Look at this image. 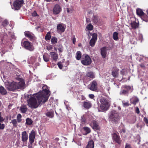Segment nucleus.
<instances>
[{
	"instance_id": "obj_1",
	"label": "nucleus",
	"mask_w": 148,
	"mask_h": 148,
	"mask_svg": "<svg viewBox=\"0 0 148 148\" xmlns=\"http://www.w3.org/2000/svg\"><path fill=\"white\" fill-rule=\"evenodd\" d=\"M42 90L31 95H27L25 97L27 99L28 105L32 109L37 108L41 103H45L48 100L50 95V92L47 89L46 86L42 87Z\"/></svg>"
},
{
	"instance_id": "obj_2",
	"label": "nucleus",
	"mask_w": 148,
	"mask_h": 148,
	"mask_svg": "<svg viewBox=\"0 0 148 148\" xmlns=\"http://www.w3.org/2000/svg\"><path fill=\"white\" fill-rule=\"evenodd\" d=\"M6 88L10 91H14L16 89L24 88L25 82L24 80L18 78L17 82L13 81L11 82L7 81L5 83Z\"/></svg>"
},
{
	"instance_id": "obj_3",
	"label": "nucleus",
	"mask_w": 148,
	"mask_h": 148,
	"mask_svg": "<svg viewBox=\"0 0 148 148\" xmlns=\"http://www.w3.org/2000/svg\"><path fill=\"white\" fill-rule=\"evenodd\" d=\"M109 118L112 122H117L119 120V114L116 111L112 110L111 112Z\"/></svg>"
},
{
	"instance_id": "obj_4",
	"label": "nucleus",
	"mask_w": 148,
	"mask_h": 148,
	"mask_svg": "<svg viewBox=\"0 0 148 148\" xmlns=\"http://www.w3.org/2000/svg\"><path fill=\"white\" fill-rule=\"evenodd\" d=\"M87 34L89 37H90V36H92V38L90 40L89 43L91 47H93L95 46L97 40V34L96 33L92 34L90 32H88Z\"/></svg>"
},
{
	"instance_id": "obj_5",
	"label": "nucleus",
	"mask_w": 148,
	"mask_h": 148,
	"mask_svg": "<svg viewBox=\"0 0 148 148\" xmlns=\"http://www.w3.org/2000/svg\"><path fill=\"white\" fill-rule=\"evenodd\" d=\"M131 90V88L130 86L123 85L121 88V89L119 93L121 95H125L128 94L130 90L131 92L132 91Z\"/></svg>"
},
{
	"instance_id": "obj_6",
	"label": "nucleus",
	"mask_w": 148,
	"mask_h": 148,
	"mask_svg": "<svg viewBox=\"0 0 148 148\" xmlns=\"http://www.w3.org/2000/svg\"><path fill=\"white\" fill-rule=\"evenodd\" d=\"M21 44L25 49L30 51H33L34 49L32 44L28 41L22 42Z\"/></svg>"
},
{
	"instance_id": "obj_7",
	"label": "nucleus",
	"mask_w": 148,
	"mask_h": 148,
	"mask_svg": "<svg viewBox=\"0 0 148 148\" xmlns=\"http://www.w3.org/2000/svg\"><path fill=\"white\" fill-rule=\"evenodd\" d=\"M23 4H24V3L23 0H16L14 2L12 8L16 10H18Z\"/></svg>"
},
{
	"instance_id": "obj_8",
	"label": "nucleus",
	"mask_w": 148,
	"mask_h": 148,
	"mask_svg": "<svg viewBox=\"0 0 148 148\" xmlns=\"http://www.w3.org/2000/svg\"><path fill=\"white\" fill-rule=\"evenodd\" d=\"M92 62L91 59L89 56L86 54L84 57L82 58L81 60L82 64L85 66H87L91 64Z\"/></svg>"
},
{
	"instance_id": "obj_9",
	"label": "nucleus",
	"mask_w": 148,
	"mask_h": 148,
	"mask_svg": "<svg viewBox=\"0 0 148 148\" xmlns=\"http://www.w3.org/2000/svg\"><path fill=\"white\" fill-rule=\"evenodd\" d=\"M136 13L138 15L141 17V19L146 22H148V16L145 14L143 10L138 9L136 10Z\"/></svg>"
},
{
	"instance_id": "obj_10",
	"label": "nucleus",
	"mask_w": 148,
	"mask_h": 148,
	"mask_svg": "<svg viewBox=\"0 0 148 148\" xmlns=\"http://www.w3.org/2000/svg\"><path fill=\"white\" fill-rule=\"evenodd\" d=\"M35 136V132L33 130H32L29 134V139L30 144H32L34 142Z\"/></svg>"
},
{
	"instance_id": "obj_11",
	"label": "nucleus",
	"mask_w": 148,
	"mask_h": 148,
	"mask_svg": "<svg viewBox=\"0 0 148 148\" xmlns=\"http://www.w3.org/2000/svg\"><path fill=\"white\" fill-rule=\"evenodd\" d=\"M61 10V8L59 5H56L53 10V13L54 14L56 15L58 14L60 12Z\"/></svg>"
},
{
	"instance_id": "obj_12",
	"label": "nucleus",
	"mask_w": 148,
	"mask_h": 148,
	"mask_svg": "<svg viewBox=\"0 0 148 148\" xmlns=\"http://www.w3.org/2000/svg\"><path fill=\"white\" fill-rule=\"evenodd\" d=\"M21 139L24 143H26L28 138V136L26 132L25 131L21 133Z\"/></svg>"
},
{
	"instance_id": "obj_13",
	"label": "nucleus",
	"mask_w": 148,
	"mask_h": 148,
	"mask_svg": "<svg viewBox=\"0 0 148 148\" xmlns=\"http://www.w3.org/2000/svg\"><path fill=\"white\" fill-rule=\"evenodd\" d=\"M85 77H86L89 80H91L95 77V74L94 72L92 71H88L86 73Z\"/></svg>"
},
{
	"instance_id": "obj_14",
	"label": "nucleus",
	"mask_w": 148,
	"mask_h": 148,
	"mask_svg": "<svg viewBox=\"0 0 148 148\" xmlns=\"http://www.w3.org/2000/svg\"><path fill=\"white\" fill-rule=\"evenodd\" d=\"M88 87L90 90H91L95 91L97 89V83L95 81H93L88 86Z\"/></svg>"
},
{
	"instance_id": "obj_15",
	"label": "nucleus",
	"mask_w": 148,
	"mask_h": 148,
	"mask_svg": "<svg viewBox=\"0 0 148 148\" xmlns=\"http://www.w3.org/2000/svg\"><path fill=\"white\" fill-rule=\"evenodd\" d=\"M112 138L118 144L121 143V141L120 140V137L118 135V133H115L112 134Z\"/></svg>"
},
{
	"instance_id": "obj_16",
	"label": "nucleus",
	"mask_w": 148,
	"mask_h": 148,
	"mask_svg": "<svg viewBox=\"0 0 148 148\" xmlns=\"http://www.w3.org/2000/svg\"><path fill=\"white\" fill-rule=\"evenodd\" d=\"M57 31L59 33H62L64 32L65 27L62 24H58L57 27Z\"/></svg>"
},
{
	"instance_id": "obj_17",
	"label": "nucleus",
	"mask_w": 148,
	"mask_h": 148,
	"mask_svg": "<svg viewBox=\"0 0 148 148\" xmlns=\"http://www.w3.org/2000/svg\"><path fill=\"white\" fill-rule=\"evenodd\" d=\"M25 35L26 37L28 38L31 40L33 39L34 37V34L29 31L25 32Z\"/></svg>"
},
{
	"instance_id": "obj_18",
	"label": "nucleus",
	"mask_w": 148,
	"mask_h": 148,
	"mask_svg": "<svg viewBox=\"0 0 148 148\" xmlns=\"http://www.w3.org/2000/svg\"><path fill=\"white\" fill-rule=\"evenodd\" d=\"M50 57L53 60L56 61L58 58V55L54 52H51L50 53Z\"/></svg>"
},
{
	"instance_id": "obj_19",
	"label": "nucleus",
	"mask_w": 148,
	"mask_h": 148,
	"mask_svg": "<svg viewBox=\"0 0 148 148\" xmlns=\"http://www.w3.org/2000/svg\"><path fill=\"white\" fill-rule=\"evenodd\" d=\"M107 49V47H103L101 49V54L103 58H105L106 57Z\"/></svg>"
},
{
	"instance_id": "obj_20",
	"label": "nucleus",
	"mask_w": 148,
	"mask_h": 148,
	"mask_svg": "<svg viewBox=\"0 0 148 148\" xmlns=\"http://www.w3.org/2000/svg\"><path fill=\"white\" fill-rule=\"evenodd\" d=\"M91 125L94 130H97L99 129V127L98 125V123L95 121H92L91 123Z\"/></svg>"
},
{
	"instance_id": "obj_21",
	"label": "nucleus",
	"mask_w": 148,
	"mask_h": 148,
	"mask_svg": "<svg viewBox=\"0 0 148 148\" xmlns=\"http://www.w3.org/2000/svg\"><path fill=\"white\" fill-rule=\"evenodd\" d=\"M83 103L84 107L86 109H89L91 107V103L89 101H84Z\"/></svg>"
},
{
	"instance_id": "obj_22",
	"label": "nucleus",
	"mask_w": 148,
	"mask_h": 148,
	"mask_svg": "<svg viewBox=\"0 0 148 148\" xmlns=\"http://www.w3.org/2000/svg\"><path fill=\"white\" fill-rule=\"evenodd\" d=\"M130 101L132 103L135 104L138 101L139 99L137 97L133 96L130 99Z\"/></svg>"
},
{
	"instance_id": "obj_23",
	"label": "nucleus",
	"mask_w": 148,
	"mask_h": 148,
	"mask_svg": "<svg viewBox=\"0 0 148 148\" xmlns=\"http://www.w3.org/2000/svg\"><path fill=\"white\" fill-rule=\"evenodd\" d=\"M119 69H115L112 72V75L114 77H118L119 74Z\"/></svg>"
},
{
	"instance_id": "obj_24",
	"label": "nucleus",
	"mask_w": 148,
	"mask_h": 148,
	"mask_svg": "<svg viewBox=\"0 0 148 148\" xmlns=\"http://www.w3.org/2000/svg\"><path fill=\"white\" fill-rule=\"evenodd\" d=\"M0 22L1 23L3 27H5L8 25L9 23L6 19L2 20V19L0 17Z\"/></svg>"
},
{
	"instance_id": "obj_25",
	"label": "nucleus",
	"mask_w": 148,
	"mask_h": 148,
	"mask_svg": "<svg viewBox=\"0 0 148 148\" xmlns=\"http://www.w3.org/2000/svg\"><path fill=\"white\" fill-rule=\"evenodd\" d=\"M101 109L103 110H107L109 107V104H101Z\"/></svg>"
},
{
	"instance_id": "obj_26",
	"label": "nucleus",
	"mask_w": 148,
	"mask_h": 148,
	"mask_svg": "<svg viewBox=\"0 0 148 148\" xmlns=\"http://www.w3.org/2000/svg\"><path fill=\"white\" fill-rule=\"evenodd\" d=\"M0 93L3 95H5L7 94V91L3 87L0 86Z\"/></svg>"
},
{
	"instance_id": "obj_27",
	"label": "nucleus",
	"mask_w": 148,
	"mask_h": 148,
	"mask_svg": "<svg viewBox=\"0 0 148 148\" xmlns=\"http://www.w3.org/2000/svg\"><path fill=\"white\" fill-rule=\"evenodd\" d=\"M94 144L93 141L91 140L88 142L86 148H94Z\"/></svg>"
},
{
	"instance_id": "obj_28",
	"label": "nucleus",
	"mask_w": 148,
	"mask_h": 148,
	"mask_svg": "<svg viewBox=\"0 0 148 148\" xmlns=\"http://www.w3.org/2000/svg\"><path fill=\"white\" fill-rule=\"evenodd\" d=\"M27 108L26 106L22 105L20 108L21 112L22 113H25L27 110Z\"/></svg>"
},
{
	"instance_id": "obj_29",
	"label": "nucleus",
	"mask_w": 148,
	"mask_h": 148,
	"mask_svg": "<svg viewBox=\"0 0 148 148\" xmlns=\"http://www.w3.org/2000/svg\"><path fill=\"white\" fill-rule=\"evenodd\" d=\"M100 101L101 104H109L108 101L105 98H101L100 99Z\"/></svg>"
},
{
	"instance_id": "obj_30",
	"label": "nucleus",
	"mask_w": 148,
	"mask_h": 148,
	"mask_svg": "<svg viewBox=\"0 0 148 148\" xmlns=\"http://www.w3.org/2000/svg\"><path fill=\"white\" fill-rule=\"evenodd\" d=\"M82 57V53L80 51H77L76 54L75 58L77 60H79L81 59Z\"/></svg>"
},
{
	"instance_id": "obj_31",
	"label": "nucleus",
	"mask_w": 148,
	"mask_h": 148,
	"mask_svg": "<svg viewBox=\"0 0 148 148\" xmlns=\"http://www.w3.org/2000/svg\"><path fill=\"white\" fill-rule=\"evenodd\" d=\"M43 57L44 60L45 62H47L49 61V57L47 54H44Z\"/></svg>"
},
{
	"instance_id": "obj_32",
	"label": "nucleus",
	"mask_w": 148,
	"mask_h": 148,
	"mask_svg": "<svg viewBox=\"0 0 148 148\" xmlns=\"http://www.w3.org/2000/svg\"><path fill=\"white\" fill-rule=\"evenodd\" d=\"M46 114L47 116L50 118H52L54 116L53 112L52 111L47 112Z\"/></svg>"
},
{
	"instance_id": "obj_33",
	"label": "nucleus",
	"mask_w": 148,
	"mask_h": 148,
	"mask_svg": "<svg viewBox=\"0 0 148 148\" xmlns=\"http://www.w3.org/2000/svg\"><path fill=\"white\" fill-rule=\"evenodd\" d=\"M93 22L95 23H97L99 21V17L97 15L93 16L92 18Z\"/></svg>"
},
{
	"instance_id": "obj_34",
	"label": "nucleus",
	"mask_w": 148,
	"mask_h": 148,
	"mask_svg": "<svg viewBox=\"0 0 148 148\" xmlns=\"http://www.w3.org/2000/svg\"><path fill=\"white\" fill-rule=\"evenodd\" d=\"M131 24L132 27L133 28L136 29L138 27V23L135 21L132 22Z\"/></svg>"
},
{
	"instance_id": "obj_35",
	"label": "nucleus",
	"mask_w": 148,
	"mask_h": 148,
	"mask_svg": "<svg viewBox=\"0 0 148 148\" xmlns=\"http://www.w3.org/2000/svg\"><path fill=\"white\" fill-rule=\"evenodd\" d=\"M84 130L86 132L84 135H86L87 134L90 133V130L89 128L87 127H85L83 128Z\"/></svg>"
},
{
	"instance_id": "obj_36",
	"label": "nucleus",
	"mask_w": 148,
	"mask_h": 148,
	"mask_svg": "<svg viewBox=\"0 0 148 148\" xmlns=\"http://www.w3.org/2000/svg\"><path fill=\"white\" fill-rule=\"evenodd\" d=\"M51 38V33L50 32L47 33L46 34L45 38V40L47 41L48 40H50Z\"/></svg>"
},
{
	"instance_id": "obj_37",
	"label": "nucleus",
	"mask_w": 148,
	"mask_h": 148,
	"mask_svg": "<svg viewBox=\"0 0 148 148\" xmlns=\"http://www.w3.org/2000/svg\"><path fill=\"white\" fill-rule=\"evenodd\" d=\"M118 33L116 32H115L113 33V38L115 40H117L118 39Z\"/></svg>"
},
{
	"instance_id": "obj_38",
	"label": "nucleus",
	"mask_w": 148,
	"mask_h": 148,
	"mask_svg": "<svg viewBox=\"0 0 148 148\" xmlns=\"http://www.w3.org/2000/svg\"><path fill=\"white\" fill-rule=\"evenodd\" d=\"M51 40L52 44H55L57 42L58 39L56 37L53 36Z\"/></svg>"
},
{
	"instance_id": "obj_39",
	"label": "nucleus",
	"mask_w": 148,
	"mask_h": 148,
	"mask_svg": "<svg viewBox=\"0 0 148 148\" xmlns=\"http://www.w3.org/2000/svg\"><path fill=\"white\" fill-rule=\"evenodd\" d=\"M26 123L28 125H31L32 124L33 121L30 119L27 118L26 120Z\"/></svg>"
},
{
	"instance_id": "obj_40",
	"label": "nucleus",
	"mask_w": 148,
	"mask_h": 148,
	"mask_svg": "<svg viewBox=\"0 0 148 148\" xmlns=\"http://www.w3.org/2000/svg\"><path fill=\"white\" fill-rule=\"evenodd\" d=\"M57 49L58 50L59 52L61 53L63 51V47L61 45H60L58 46Z\"/></svg>"
},
{
	"instance_id": "obj_41",
	"label": "nucleus",
	"mask_w": 148,
	"mask_h": 148,
	"mask_svg": "<svg viewBox=\"0 0 148 148\" xmlns=\"http://www.w3.org/2000/svg\"><path fill=\"white\" fill-rule=\"evenodd\" d=\"M22 116L20 114H17L16 117V119L18 123H20L22 121Z\"/></svg>"
},
{
	"instance_id": "obj_42",
	"label": "nucleus",
	"mask_w": 148,
	"mask_h": 148,
	"mask_svg": "<svg viewBox=\"0 0 148 148\" xmlns=\"http://www.w3.org/2000/svg\"><path fill=\"white\" fill-rule=\"evenodd\" d=\"M86 28L88 30H92L93 29V27L91 23H90L87 25Z\"/></svg>"
},
{
	"instance_id": "obj_43",
	"label": "nucleus",
	"mask_w": 148,
	"mask_h": 148,
	"mask_svg": "<svg viewBox=\"0 0 148 148\" xmlns=\"http://www.w3.org/2000/svg\"><path fill=\"white\" fill-rule=\"evenodd\" d=\"M17 122L16 119H14L12 120L11 123H12L14 126L16 127L17 126Z\"/></svg>"
},
{
	"instance_id": "obj_44",
	"label": "nucleus",
	"mask_w": 148,
	"mask_h": 148,
	"mask_svg": "<svg viewBox=\"0 0 148 148\" xmlns=\"http://www.w3.org/2000/svg\"><path fill=\"white\" fill-rule=\"evenodd\" d=\"M137 40L142 41L143 39V36L141 34H138L137 37L136 38Z\"/></svg>"
},
{
	"instance_id": "obj_45",
	"label": "nucleus",
	"mask_w": 148,
	"mask_h": 148,
	"mask_svg": "<svg viewBox=\"0 0 148 148\" xmlns=\"http://www.w3.org/2000/svg\"><path fill=\"white\" fill-rule=\"evenodd\" d=\"M36 59V58L35 57H31L30 58V62L33 64L35 62Z\"/></svg>"
},
{
	"instance_id": "obj_46",
	"label": "nucleus",
	"mask_w": 148,
	"mask_h": 148,
	"mask_svg": "<svg viewBox=\"0 0 148 148\" xmlns=\"http://www.w3.org/2000/svg\"><path fill=\"white\" fill-rule=\"evenodd\" d=\"M123 105L124 107L128 106L129 105L128 102H125L124 101H122Z\"/></svg>"
},
{
	"instance_id": "obj_47",
	"label": "nucleus",
	"mask_w": 148,
	"mask_h": 148,
	"mask_svg": "<svg viewBox=\"0 0 148 148\" xmlns=\"http://www.w3.org/2000/svg\"><path fill=\"white\" fill-rule=\"evenodd\" d=\"M64 103L66 105V109L68 110H70V108L69 106V105H68V104H67V103H68V102L66 101H64Z\"/></svg>"
},
{
	"instance_id": "obj_48",
	"label": "nucleus",
	"mask_w": 148,
	"mask_h": 148,
	"mask_svg": "<svg viewBox=\"0 0 148 148\" xmlns=\"http://www.w3.org/2000/svg\"><path fill=\"white\" fill-rule=\"evenodd\" d=\"M57 65L60 69H62L63 67V66L62 63V62H58L57 64Z\"/></svg>"
},
{
	"instance_id": "obj_49",
	"label": "nucleus",
	"mask_w": 148,
	"mask_h": 148,
	"mask_svg": "<svg viewBox=\"0 0 148 148\" xmlns=\"http://www.w3.org/2000/svg\"><path fill=\"white\" fill-rule=\"evenodd\" d=\"M5 127V124H1L0 123V130H3L4 129Z\"/></svg>"
},
{
	"instance_id": "obj_50",
	"label": "nucleus",
	"mask_w": 148,
	"mask_h": 148,
	"mask_svg": "<svg viewBox=\"0 0 148 148\" xmlns=\"http://www.w3.org/2000/svg\"><path fill=\"white\" fill-rule=\"evenodd\" d=\"M53 48V47L51 45H49L47 47V49L48 51H50Z\"/></svg>"
},
{
	"instance_id": "obj_51",
	"label": "nucleus",
	"mask_w": 148,
	"mask_h": 148,
	"mask_svg": "<svg viewBox=\"0 0 148 148\" xmlns=\"http://www.w3.org/2000/svg\"><path fill=\"white\" fill-rule=\"evenodd\" d=\"M81 121L83 123L85 122L86 121V120L84 117V115H83V116L81 117Z\"/></svg>"
},
{
	"instance_id": "obj_52",
	"label": "nucleus",
	"mask_w": 148,
	"mask_h": 148,
	"mask_svg": "<svg viewBox=\"0 0 148 148\" xmlns=\"http://www.w3.org/2000/svg\"><path fill=\"white\" fill-rule=\"evenodd\" d=\"M144 121L145 123L146 124L147 126H148V119L146 117H144Z\"/></svg>"
},
{
	"instance_id": "obj_53",
	"label": "nucleus",
	"mask_w": 148,
	"mask_h": 148,
	"mask_svg": "<svg viewBox=\"0 0 148 148\" xmlns=\"http://www.w3.org/2000/svg\"><path fill=\"white\" fill-rule=\"evenodd\" d=\"M126 71V70L125 69H122L121 71V74L122 75H124Z\"/></svg>"
},
{
	"instance_id": "obj_54",
	"label": "nucleus",
	"mask_w": 148,
	"mask_h": 148,
	"mask_svg": "<svg viewBox=\"0 0 148 148\" xmlns=\"http://www.w3.org/2000/svg\"><path fill=\"white\" fill-rule=\"evenodd\" d=\"M125 148H132V147L130 144H126L125 145Z\"/></svg>"
},
{
	"instance_id": "obj_55",
	"label": "nucleus",
	"mask_w": 148,
	"mask_h": 148,
	"mask_svg": "<svg viewBox=\"0 0 148 148\" xmlns=\"http://www.w3.org/2000/svg\"><path fill=\"white\" fill-rule=\"evenodd\" d=\"M1 113L0 112V122H1L3 121L4 120V119L1 116Z\"/></svg>"
},
{
	"instance_id": "obj_56",
	"label": "nucleus",
	"mask_w": 148,
	"mask_h": 148,
	"mask_svg": "<svg viewBox=\"0 0 148 148\" xmlns=\"http://www.w3.org/2000/svg\"><path fill=\"white\" fill-rule=\"evenodd\" d=\"M32 15L33 16H36L37 15V13L36 11H34L32 13Z\"/></svg>"
},
{
	"instance_id": "obj_57",
	"label": "nucleus",
	"mask_w": 148,
	"mask_h": 148,
	"mask_svg": "<svg viewBox=\"0 0 148 148\" xmlns=\"http://www.w3.org/2000/svg\"><path fill=\"white\" fill-rule=\"evenodd\" d=\"M72 40H73V43L74 44H75V42H76V38H75V37H74L73 38Z\"/></svg>"
},
{
	"instance_id": "obj_58",
	"label": "nucleus",
	"mask_w": 148,
	"mask_h": 148,
	"mask_svg": "<svg viewBox=\"0 0 148 148\" xmlns=\"http://www.w3.org/2000/svg\"><path fill=\"white\" fill-rule=\"evenodd\" d=\"M89 97L91 99H93L94 98V95L93 94H90L89 95Z\"/></svg>"
},
{
	"instance_id": "obj_59",
	"label": "nucleus",
	"mask_w": 148,
	"mask_h": 148,
	"mask_svg": "<svg viewBox=\"0 0 148 148\" xmlns=\"http://www.w3.org/2000/svg\"><path fill=\"white\" fill-rule=\"evenodd\" d=\"M136 112L137 114H138L140 112L139 110V109L138 108H136Z\"/></svg>"
},
{
	"instance_id": "obj_60",
	"label": "nucleus",
	"mask_w": 148,
	"mask_h": 148,
	"mask_svg": "<svg viewBox=\"0 0 148 148\" xmlns=\"http://www.w3.org/2000/svg\"><path fill=\"white\" fill-rule=\"evenodd\" d=\"M140 65L142 68H144L145 67L144 64H140Z\"/></svg>"
},
{
	"instance_id": "obj_61",
	"label": "nucleus",
	"mask_w": 148,
	"mask_h": 148,
	"mask_svg": "<svg viewBox=\"0 0 148 148\" xmlns=\"http://www.w3.org/2000/svg\"><path fill=\"white\" fill-rule=\"evenodd\" d=\"M59 140V139L58 138H56L54 140L56 142H58Z\"/></svg>"
},
{
	"instance_id": "obj_62",
	"label": "nucleus",
	"mask_w": 148,
	"mask_h": 148,
	"mask_svg": "<svg viewBox=\"0 0 148 148\" xmlns=\"http://www.w3.org/2000/svg\"><path fill=\"white\" fill-rule=\"evenodd\" d=\"M88 13V14H91L92 13V12L90 10H88L87 11Z\"/></svg>"
},
{
	"instance_id": "obj_63",
	"label": "nucleus",
	"mask_w": 148,
	"mask_h": 148,
	"mask_svg": "<svg viewBox=\"0 0 148 148\" xmlns=\"http://www.w3.org/2000/svg\"><path fill=\"white\" fill-rule=\"evenodd\" d=\"M122 131L123 133H125V129H124V128H123L122 129Z\"/></svg>"
},
{
	"instance_id": "obj_64",
	"label": "nucleus",
	"mask_w": 148,
	"mask_h": 148,
	"mask_svg": "<svg viewBox=\"0 0 148 148\" xmlns=\"http://www.w3.org/2000/svg\"><path fill=\"white\" fill-rule=\"evenodd\" d=\"M66 10H67V12H68V13H69V12H70L68 8H67Z\"/></svg>"
}]
</instances>
